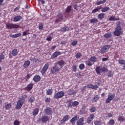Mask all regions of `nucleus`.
<instances>
[{
  "label": "nucleus",
  "mask_w": 125,
  "mask_h": 125,
  "mask_svg": "<svg viewBox=\"0 0 125 125\" xmlns=\"http://www.w3.org/2000/svg\"><path fill=\"white\" fill-rule=\"evenodd\" d=\"M28 96L27 95H23L22 96L21 98L17 102V105L16 108L17 110H20L23 106V104H25L26 98H27Z\"/></svg>",
  "instance_id": "1"
},
{
  "label": "nucleus",
  "mask_w": 125,
  "mask_h": 125,
  "mask_svg": "<svg viewBox=\"0 0 125 125\" xmlns=\"http://www.w3.org/2000/svg\"><path fill=\"white\" fill-rule=\"evenodd\" d=\"M117 24L115 30L113 32V34L114 36H116V37H119L122 35L124 31L123 30V28L121 26V21L117 22Z\"/></svg>",
  "instance_id": "2"
},
{
  "label": "nucleus",
  "mask_w": 125,
  "mask_h": 125,
  "mask_svg": "<svg viewBox=\"0 0 125 125\" xmlns=\"http://www.w3.org/2000/svg\"><path fill=\"white\" fill-rule=\"evenodd\" d=\"M60 70H61V67H60L59 65L56 63L51 69L50 72L52 75H56L57 73L60 71Z\"/></svg>",
  "instance_id": "3"
},
{
  "label": "nucleus",
  "mask_w": 125,
  "mask_h": 125,
  "mask_svg": "<svg viewBox=\"0 0 125 125\" xmlns=\"http://www.w3.org/2000/svg\"><path fill=\"white\" fill-rule=\"evenodd\" d=\"M7 29H18L20 28V26L18 24L14 23H8L6 24Z\"/></svg>",
  "instance_id": "4"
},
{
  "label": "nucleus",
  "mask_w": 125,
  "mask_h": 125,
  "mask_svg": "<svg viewBox=\"0 0 125 125\" xmlns=\"http://www.w3.org/2000/svg\"><path fill=\"white\" fill-rule=\"evenodd\" d=\"M64 95H65V93H64V91H61L55 94L54 97L56 99H59L60 98H62Z\"/></svg>",
  "instance_id": "5"
},
{
  "label": "nucleus",
  "mask_w": 125,
  "mask_h": 125,
  "mask_svg": "<svg viewBox=\"0 0 125 125\" xmlns=\"http://www.w3.org/2000/svg\"><path fill=\"white\" fill-rule=\"evenodd\" d=\"M48 68H49V63H46L44 64V66L42 68V69L41 71V73L42 75H44L47 70H48Z\"/></svg>",
  "instance_id": "6"
},
{
  "label": "nucleus",
  "mask_w": 125,
  "mask_h": 125,
  "mask_svg": "<svg viewBox=\"0 0 125 125\" xmlns=\"http://www.w3.org/2000/svg\"><path fill=\"white\" fill-rule=\"evenodd\" d=\"M115 96H116V95L115 94H111V95H108L107 98L105 100V102L107 104H109L115 98Z\"/></svg>",
  "instance_id": "7"
},
{
  "label": "nucleus",
  "mask_w": 125,
  "mask_h": 125,
  "mask_svg": "<svg viewBox=\"0 0 125 125\" xmlns=\"http://www.w3.org/2000/svg\"><path fill=\"white\" fill-rule=\"evenodd\" d=\"M110 47L111 46L110 45H105L101 49L100 53L101 54H104V53H105L107 50H108Z\"/></svg>",
  "instance_id": "8"
},
{
  "label": "nucleus",
  "mask_w": 125,
  "mask_h": 125,
  "mask_svg": "<svg viewBox=\"0 0 125 125\" xmlns=\"http://www.w3.org/2000/svg\"><path fill=\"white\" fill-rule=\"evenodd\" d=\"M44 113L47 116H51L52 115V108L50 107H46L44 109Z\"/></svg>",
  "instance_id": "9"
},
{
  "label": "nucleus",
  "mask_w": 125,
  "mask_h": 125,
  "mask_svg": "<svg viewBox=\"0 0 125 125\" xmlns=\"http://www.w3.org/2000/svg\"><path fill=\"white\" fill-rule=\"evenodd\" d=\"M94 119H95V115L93 114H90L87 119V124H88V125L91 124V122H92Z\"/></svg>",
  "instance_id": "10"
},
{
  "label": "nucleus",
  "mask_w": 125,
  "mask_h": 125,
  "mask_svg": "<svg viewBox=\"0 0 125 125\" xmlns=\"http://www.w3.org/2000/svg\"><path fill=\"white\" fill-rule=\"evenodd\" d=\"M88 110V109L86 108L85 105H83L80 110V115H84V114H86Z\"/></svg>",
  "instance_id": "11"
},
{
  "label": "nucleus",
  "mask_w": 125,
  "mask_h": 125,
  "mask_svg": "<svg viewBox=\"0 0 125 125\" xmlns=\"http://www.w3.org/2000/svg\"><path fill=\"white\" fill-rule=\"evenodd\" d=\"M50 119L48 116L45 115L44 116H42V118L40 119V121L43 124L46 123L47 122H48Z\"/></svg>",
  "instance_id": "12"
},
{
  "label": "nucleus",
  "mask_w": 125,
  "mask_h": 125,
  "mask_svg": "<svg viewBox=\"0 0 125 125\" xmlns=\"http://www.w3.org/2000/svg\"><path fill=\"white\" fill-rule=\"evenodd\" d=\"M69 119H70V116L66 115L64 116L62 119L61 121V124L62 125H64L65 124V122H67V121H69Z\"/></svg>",
  "instance_id": "13"
},
{
  "label": "nucleus",
  "mask_w": 125,
  "mask_h": 125,
  "mask_svg": "<svg viewBox=\"0 0 125 125\" xmlns=\"http://www.w3.org/2000/svg\"><path fill=\"white\" fill-rule=\"evenodd\" d=\"M59 55H61V52L56 51L54 52L53 55L51 56V59H54V58H57Z\"/></svg>",
  "instance_id": "14"
},
{
  "label": "nucleus",
  "mask_w": 125,
  "mask_h": 125,
  "mask_svg": "<svg viewBox=\"0 0 125 125\" xmlns=\"http://www.w3.org/2000/svg\"><path fill=\"white\" fill-rule=\"evenodd\" d=\"M56 64H57L58 66L59 65V67L61 68V69H62V68H63V66L65 65V61L62 60L58 62Z\"/></svg>",
  "instance_id": "15"
},
{
  "label": "nucleus",
  "mask_w": 125,
  "mask_h": 125,
  "mask_svg": "<svg viewBox=\"0 0 125 125\" xmlns=\"http://www.w3.org/2000/svg\"><path fill=\"white\" fill-rule=\"evenodd\" d=\"M33 87H34V83H30L25 87V90H27V91H31L32 89H33Z\"/></svg>",
  "instance_id": "16"
},
{
  "label": "nucleus",
  "mask_w": 125,
  "mask_h": 125,
  "mask_svg": "<svg viewBox=\"0 0 125 125\" xmlns=\"http://www.w3.org/2000/svg\"><path fill=\"white\" fill-rule=\"evenodd\" d=\"M22 19H23L22 16L18 15L14 17L13 22H19V21L22 20Z\"/></svg>",
  "instance_id": "17"
},
{
  "label": "nucleus",
  "mask_w": 125,
  "mask_h": 125,
  "mask_svg": "<svg viewBox=\"0 0 125 125\" xmlns=\"http://www.w3.org/2000/svg\"><path fill=\"white\" fill-rule=\"evenodd\" d=\"M87 87H88V88H91V89L97 90V88H98L99 87L97 85H92V84H88L87 85Z\"/></svg>",
  "instance_id": "18"
},
{
  "label": "nucleus",
  "mask_w": 125,
  "mask_h": 125,
  "mask_svg": "<svg viewBox=\"0 0 125 125\" xmlns=\"http://www.w3.org/2000/svg\"><path fill=\"white\" fill-rule=\"evenodd\" d=\"M68 95H75L77 94V91L72 89H69L67 92Z\"/></svg>",
  "instance_id": "19"
},
{
  "label": "nucleus",
  "mask_w": 125,
  "mask_h": 125,
  "mask_svg": "<svg viewBox=\"0 0 125 125\" xmlns=\"http://www.w3.org/2000/svg\"><path fill=\"white\" fill-rule=\"evenodd\" d=\"M78 120H79V116L76 115L70 120V123L72 124V125H74V124H75L76 121H78Z\"/></svg>",
  "instance_id": "20"
},
{
  "label": "nucleus",
  "mask_w": 125,
  "mask_h": 125,
  "mask_svg": "<svg viewBox=\"0 0 125 125\" xmlns=\"http://www.w3.org/2000/svg\"><path fill=\"white\" fill-rule=\"evenodd\" d=\"M41 78L40 75H35L33 79V80L35 82V83H38V82H40L41 81Z\"/></svg>",
  "instance_id": "21"
},
{
  "label": "nucleus",
  "mask_w": 125,
  "mask_h": 125,
  "mask_svg": "<svg viewBox=\"0 0 125 125\" xmlns=\"http://www.w3.org/2000/svg\"><path fill=\"white\" fill-rule=\"evenodd\" d=\"M30 65H31V62L29 60H27L24 62V64L23 65V68H25L26 69V68H28V67H29V66H30Z\"/></svg>",
  "instance_id": "22"
},
{
  "label": "nucleus",
  "mask_w": 125,
  "mask_h": 125,
  "mask_svg": "<svg viewBox=\"0 0 125 125\" xmlns=\"http://www.w3.org/2000/svg\"><path fill=\"white\" fill-rule=\"evenodd\" d=\"M21 36H22V34L21 33L16 34L14 35H12L11 34H10V38H12V39H16V38H19V37H20Z\"/></svg>",
  "instance_id": "23"
},
{
  "label": "nucleus",
  "mask_w": 125,
  "mask_h": 125,
  "mask_svg": "<svg viewBox=\"0 0 125 125\" xmlns=\"http://www.w3.org/2000/svg\"><path fill=\"white\" fill-rule=\"evenodd\" d=\"M109 21H118L120 20V19L119 18V17L118 18H115V16H112L109 18Z\"/></svg>",
  "instance_id": "24"
},
{
  "label": "nucleus",
  "mask_w": 125,
  "mask_h": 125,
  "mask_svg": "<svg viewBox=\"0 0 125 125\" xmlns=\"http://www.w3.org/2000/svg\"><path fill=\"white\" fill-rule=\"evenodd\" d=\"M77 125H83V118H81L77 121Z\"/></svg>",
  "instance_id": "25"
},
{
  "label": "nucleus",
  "mask_w": 125,
  "mask_h": 125,
  "mask_svg": "<svg viewBox=\"0 0 125 125\" xmlns=\"http://www.w3.org/2000/svg\"><path fill=\"white\" fill-rule=\"evenodd\" d=\"M96 23H98V19L96 18H93L90 20V24H96Z\"/></svg>",
  "instance_id": "26"
},
{
  "label": "nucleus",
  "mask_w": 125,
  "mask_h": 125,
  "mask_svg": "<svg viewBox=\"0 0 125 125\" xmlns=\"http://www.w3.org/2000/svg\"><path fill=\"white\" fill-rule=\"evenodd\" d=\"M12 54L13 56H17L18 55V50L17 49H14L12 51Z\"/></svg>",
  "instance_id": "27"
},
{
  "label": "nucleus",
  "mask_w": 125,
  "mask_h": 125,
  "mask_svg": "<svg viewBox=\"0 0 125 125\" xmlns=\"http://www.w3.org/2000/svg\"><path fill=\"white\" fill-rule=\"evenodd\" d=\"M99 96L98 95H96L95 96H94L92 99V102H97V101H98V100H99Z\"/></svg>",
  "instance_id": "28"
},
{
  "label": "nucleus",
  "mask_w": 125,
  "mask_h": 125,
  "mask_svg": "<svg viewBox=\"0 0 125 125\" xmlns=\"http://www.w3.org/2000/svg\"><path fill=\"white\" fill-rule=\"evenodd\" d=\"M4 108L5 110H10V108H11V103H10L9 104H5Z\"/></svg>",
  "instance_id": "29"
},
{
  "label": "nucleus",
  "mask_w": 125,
  "mask_h": 125,
  "mask_svg": "<svg viewBox=\"0 0 125 125\" xmlns=\"http://www.w3.org/2000/svg\"><path fill=\"white\" fill-rule=\"evenodd\" d=\"M104 37L105 38V39H110V38L112 37V34H111L110 32H107L104 35Z\"/></svg>",
  "instance_id": "30"
},
{
  "label": "nucleus",
  "mask_w": 125,
  "mask_h": 125,
  "mask_svg": "<svg viewBox=\"0 0 125 125\" xmlns=\"http://www.w3.org/2000/svg\"><path fill=\"white\" fill-rule=\"evenodd\" d=\"M95 71L96 72L97 74H100L101 73V67L100 66H98L95 68Z\"/></svg>",
  "instance_id": "31"
},
{
  "label": "nucleus",
  "mask_w": 125,
  "mask_h": 125,
  "mask_svg": "<svg viewBox=\"0 0 125 125\" xmlns=\"http://www.w3.org/2000/svg\"><path fill=\"white\" fill-rule=\"evenodd\" d=\"M101 9L102 12H106V11L110 10V8L109 7H101Z\"/></svg>",
  "instance_id": "32"
},
{
  "label": "nucleus",
  "mask_w": 125,
  "mask_h": 125,
  "mask_svg": "<svg viewBox=\"0 0 125 125\" xmlns=\"http://www.w3.org/2000/svg\"><path fill=\"white\" fill-rule=\"evenodd\" d=\"M69 30H70V28L69 27L65 26L62 28L61 29V31L65 32H67V31H69Z\"/></svg>",
  "instance_id": "33"
},
{
  "label": "nucleus",
  "mask_w": 125,
  "mask_h": 125,
  "mask_svg": "<svg viewBox=\"0 0 125 125\" xmlns=\"http://www.w3.org/2000/svg\"><path fill=\"white\" fill-rule=\"evenodd\" d=\"M89 60L91 61V62H97V58L95 57V56H92L90 57Z\"/></svg>",
  "instance_id": "34"
},
{
  "label": "nucleus",
  "mask_w": 125,
  "mask_h": 125,
  "mask_svg": "<svg viewBox=\"0 0 125 125\" xmlns=\"http://www.w3.org/2000/svg\"><path fill=\"white\" fill-rule=\"evenodd\" d=\"M66 104H67L68 108H72V105L73 104L72 103V100L67 101Z\"/></svg>",
  "instance_id": "35"
},
{
  "label": "nucleus",
  "mask_w": 125,
  "mask_h": 125,
  "mask_svg": "<svg viewBox=\"0 0 125 125\" xmlns=\"http://www.w3.org/2000/svg\"><path fill=\"white\" fill-rule=\"evenodd\" d=\"M104 16H105V14L101 13L98 15V19H100V20H102V19H104Z\"/></svg>",
  "instance_id": "36"
},
{
  "label": "nucleus",
  "mask_w": 125,
  "mask_h": 125,
  "mask_svg": "<svg viewBox=\"0 0 125 125\" xmlns=\"http://www.w3.org/2000/svg\"><path fill=\"white\" fill-rule=\"evenodd\" d=\"M65 11L66 12H67V13H70V12L72 11V6L71 5L68 6L65 9Z\"/></svg>",
  "instance_id": "37"
},
{
  "label": "nucleus",
  "mask_w": 125,
  "mask_h": 125,
  "mask_svg": "<svg viewBox=\"0 0 125 125\" xmlns=\"http://www.w3.org/2000/svg\"><path fill=\"white\" fill-rule=\"evenodd\" d=\"M53 93V90L52 89V88L48 89L46 91L47 95H51V94H52Z\"/></svg>",
  "instance_id": "38"
},
{
  "label": "nucleus",
  "mask_w": 125,
  "mask_h": 125,
  "mask_svg": "<svg viewBox=\"0 0 125 125\" xmlns=\"http://www.w3.org/2000/svg\"><path fill=\"white\" fill-rule=\"evenodd\" d=\"M57 16L58 19H59L60 21H62V20H63V15H62V14L59 13L58 14Z\"/></svg>",
  "instance_id": "39"
},
{
  "label": "nucleus",
  "mask_w": 125,
  "mask_h": 125,
  "mask_svg": "<svg viewBox=\"0 0 125 125\" xmlns=\"http://www.w3.org/2000/svg\"><path fill=\"white\" fill-rule=\"evenodd\" d=\"M101 70L102 73H106V72H108V68L105 66H104L101 68Z\"/></svg>",
  "instance_id": "40"
},
{
  "label": "nucleus",
  "mask_w": 125,
  "mask_h": 125,
  "mask_svg": "<svg viewBox=\"0 0 125 125\" xmlns=\"http://www.w3.org/2000/svg\"><path fill=\"white\" fill-rule=\"evenodd\" d=\"M35 101V97H31L28 99V102L29 103H34Z\"/></svg>",
  "instance_id": "41"
},
{
  "label": "nucleus",
  "mask_w": 125,
  "mask_h": 125,
  "mask_svg": "<svg viewBox=\"0 0 125 125\" xmlns=\"http://www.w3.org/2000/svg\"><path fill=\"white\" fill-rule=\"evenodd\" d=\"M39 108L35 109L33 112V116H37V115L39 114Z\"/></svg>",
  "instance_id": "42"
},
{
  "label": "nucleus",
  "mask_w": 125,
  "mask_h": 125,
  "mask_svg": "<svg viewBox=\"0 0 125 125\" xmlns=\"http://www.w3.org/2000/svg\"><path fill=\"white\" fill-rule=\"evenodd\" d=\"M118 121H119V122H125V119L123 117V116H122V115H119L118 116Z\"/></svg>",
  "instance_id": "43"
},
{
  "label": "nucleus",
  "mask_w": 125,
  "mask_h": 125,
  "mask_svg": "<svg viewBox=\"0 0 125 125\" xmlns=\"http://www.w3.org/2000/svg\"><path fill=\"white\" fill-rule=\"evenodd\" d=\"M80 104V103L78 101H74L72 103V106L73 107H77Z\"/></svg>",
  "instance_id": "44"
},
{
  "label": "nucleus",
  "mask_w": 125,
  "mask_h": 125,
  "mask_svg": "<svg viewBox=\"0 0 125 125\" xmlns=\"http://www.w3.org/2000/svg\"><path fill=\"white\" fill-rule=\"evenodd\" d=\"M118 62L119 64L121 65H125V60H119Z\"/></svg>",
  "instance_id": "45"
},
{
  "label": "nucleus",
  "mask_w": 125,
  "mask_h": 125,
  "mask_svg": "<svg viewBox=\"0 0 125 125\" xmlns=\"http://www.w3.org/2000/svg\"><path fill=\"white\" fill-rule=\"evenodd\" d=\"M85 67V66L84 65V64L81 63L79 65V69L80 70H83V69H84Z\"/></svg>",
  "instance_id": "46"
},
{
  "label": "nucleus",
  "mask_w": 125,
  "mask_h": 125,
  "mask_svg": "<svg viewBox=\"0 0 125 125\" xmlns=\"http://www.w3.org/2000/svg\"><path fill=\"white\" fill-rule=\"evenodd\" d=\"M78 44V41H74L71 43V45L73 46H75Z\"/></svg>",
  "instance_id": "47"
},
{
  "label": "nucleus",
  "mask_w": 125,
  "mask_h": 125,
  "mask_svg": "<svg viewBox=\"0 0 125 125\" xmlns=\"http://www.w3.org/2000/svg\"><path fill=\"white\" fill-rule=\"evenodd\" d=\"M100 9H101V7H100L99 8L94 9L92 10V13H95V12H98V11H99V10H100Z\"/></svg>",
  "instance_id": "48"
},
{
  "label": "nucleus",
  "mask_w": 125,
  "mask_h": 125,
  "mask_svg": "<svg viewBox=\"0 0 125 125\" xmlns=\"http://www.w3.org/2000/svg\"><path fill=\"white\" fill-rule=\"evenodd\" d=\"M3 59H4V55L0 53V62H1V61H2Z\"/></svg>",
  "instance_id": "49"
},
{
  "label": "nucleus",
  "mask_w": 125,
  "mask_h": 125,
  "mask_svg": "<svg viewBox=\"0 0 125 125\" xmlns=\"http://www.w3.org/2000/svg\"><path fill=\"white\" fill-rule=\"evenodd\" d=\"M95 111H96V107H91L90 109V112L91 113H94V112H95Z\"/></svg>",
  "instance_id": "50"
},
{
  "label": "nucleus",
  "mask_w": 125,
  "mask_h": 125,
  "mask_svg": "<svg viewBox=\"0 0 125 125\" xmlns=\"http://www.w3.org/2000/svg\"><path fill=\"white\" fill-rule=\"evenodd\" d=\"M44 102L45 103H49V102H50V98H45L44 100Z\"/></svg>",
  "instance_id": "51"
},
{
  "label": "nucleus",
  "mask_w": 125,
  "mask_h": 125,
  "mask_svg": "<svg viewBox=\"0 0 125 125\" xmlns=\"http://www.w3.org/2000/svg\"><path fill=\"white\" fill-rule=\"evenodd\" d=\"M92 62L90 61V60H89V61H88L87 62V65L88 66V67H91V66H92V62Z\"/></svg>",
  "instance_id": "52"
},
{
  "label": "nucleus",
  "mask_w": 125,
  "mask_h": 125,
  "mask_svg": "<svg viewBox=\"0 0 125 125\" xmlns=\"http://www.w3.org/2000/svg\"><path fill=\"white\" fill-rule=\"evenodd\" d=\"M72 71H73V72H77V65H73Z\"/></svg>",
  "instance_id": "53"
},
{
  "label": "nucleus",
  "mask_w": 125,
  "mask_h": 125,
  "mask_svg": "<svg viewBox=\"0 0 125 125\" xmlns=\"http://www.w3.org/2000/svg\"><path fill=\"white\" fill-rule=\"evenodd\" d=\"M39 30H43V24L42 23H40L39 26Z\"/></svg>",
  "instance_id": "54"
},
{
  "label": "nucleus",
  "mask_w": 125,
  "mask_h": 125,
  "mask_svg": "<svg viewBox=\"0 0 125 125\" xmlns=\"http://www.w3.org/2000/svg\"><path fill=\"white\" fill-rule=\"evenodd\" d=\"M109 125H115V121H114L113 119L110 120L109 121Z\"/></svg>",
  "instance_id": "55"
},
{
  "label": "nucleus",
  "mask_w": 125,
  "mask_h": 125,
  "mask_svg": "<svg viewBox=\"0 0 125 125\" xmlns=\"http://www.w3.org/2000/svg\"><path fill=\"white\" fill-rule=\"evenodd\" d=\"M81 56H82V53H78L75 55L76 58H80V57H81Z\"/></svg>",
  "instance_id": "56"
},
{
  "label": "nucleus",
  "mask_w": 125,
  "mask_h": 125,
  "mask_svg": "<svg viewBox=\"0 0 125 125\" xmlns=\"http://www.w3.org/2000/svg\"><path fill=\"white\" fill-rule=\"evenodd\" d=\"M113 72L109 71L108 73H107V76H108L109 78H111V77H113Z\"/></svg>",
  "instance_id": "57"
},
{
  "label": "nucleus",
  "mask_w": 125,
  "mask_h": 125,
  "mask_svg": "<svg viewBox=\"0 0 125 125\" xmlns=\"http://www.w3.org/2000/svg\"><path fill=\"white\" fill-rule=\"evenodd\" d=\"M14 125H20V122H19V121H18V120H16L14 122Z\"/></svg>",
  "instance_id": "58"
},
{
  "label": "nucleus",
  "mask_w": 125,
  "mask_h": 125,
  "mask_svg": "<svg viewBox=\"0 0 125 125\" xmlns=\"http://www.w3.org/2000/svg\"><path fill=\"white\" fill-rule=\"evenodd\" d=\"M20 9V5H19L17 7L15 8L14 9V12H16V11H18Z\"/></svg>",
  "instance_id": "59"
},
{
  "label": "nucleus",
  "mask_w": 125,
  "mask_h": 125,
  "mask_svg": "<svg viewBox=\"0 0 125 125\" xmlns=\"http://www.w3.org/2000/svg\"><path fill=\"white\" fill-rule=\"evenodd\" d=\"M95 125H101V122L100 121H95L94 123Z\"/></svg>",
  "instance_id": "60"
},
{
  "label": "nucleus",
  "mask_w": 125,
  "mask_h": 125,
  "mask_svg": "<svg viewBox=\"0 0 125 125\" xmlns=\"http://www.w3.org/2000/svg\"><path fill=\"white\" fill-rule=\"evenodd\" d=\"M85 89H86V86H84L81 89L82 92H84V90H85Z\"/></svg>",
  "instance_id": "61"
},
{
  "label": "nucleus",
  "mask_w": 125,
  "mask_h": 125,
  "mask_svg": "<svg viewBox=\"0 0 125 125\" xmlns=\"http://www.w3.org/2000/svg\"><path fill=\"white\" fill-rule=\"evenodd\" d=\"M51 40H52V38H51L50 36H49L46 38V41L48 42H51Z\"/></svg>",
  "instance_id": "62"
},
{
  "label": "nucleus",
  "mask_w": 125,
  "mask_h": 125,
  "mask_svg": "<svg viewBox=\"0 0 125 125\" xmlns=\"http://www.w3.org/2000/svg\"><path fill=\"white\" fill-rule=\"evenodd\" d=\"M107 116L108 118H112V117H113V114H112V113H108L107 114Z\"/></svg>",
  "instance_id": "63"
},
{
  "label": "nucleus",
  "mask_w": 125,
  "mask_h": 125,
  "mask_svg": "<svg viewBox=\"0 0 125 125\" xmlns=\"http://www.w3.org/2000/svg\"><path fill=\"white\" fill-rule=\"evenodd\" d=\"M27 35H28V32H27V31H24V32L22 33V36H27Z\"/></svg>",
  "instance_id": "64"
}]
</instances>
